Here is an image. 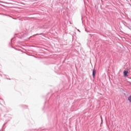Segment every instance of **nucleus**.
I'll list each match as a JSON object with an SVG mask.
<instances>
[{"label":"nucleus","mask_w":131,"mask_h":131,"mask_svg":"<svg viewBox=\"0 0 131 131\" xmlns=\"http://www.w3.org/2000/svg\"><path fill=\"white\" fill-rule=\"evenodd\" d=\"M96 70H93V78H95V75H96Z\"/></svg>","instance_id":"obj_1"},{"label":"nucleus","mask_w":131,"mask_h":131,"mask_svg":"<svg viewBox=\"0 0 131 131\" xmlns=\"http://www.w3.org/2000/svg\"><path fill=\"white\" fill-rule=\"evenodd\" d=\"M123 73H124V76H127V73H128V72H127V71H124Z\"/></svg>","instance_id":"obj_2"},{"label":"nucleus","mask_w":131,"mask_h":131,"mask_svg":"<svg viewBox=\"0 0 131 131\" xmlns=\"http://www.w3.org/2000/svg\"><path fill=\"white\" fill-rule=\"evenodd\" d=\"M78 31H79V30H78Z\"/></svg>","instance_id":"obj_3"}]
</instances>
